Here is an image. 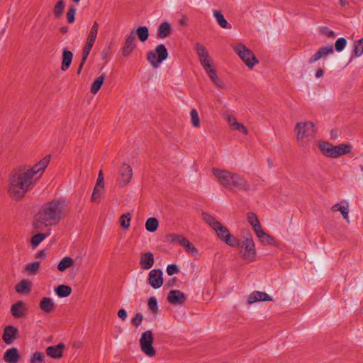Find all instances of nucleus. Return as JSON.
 Listing matches in <instances>:
<instances>
[{"mask_svg": "<svg viewBox=\"0 0 363 363\" xmlns=\"http://www.w3.org/2000/svg\"><path fill=\"white\" fill-rule=\"evenodd\" d=\"M331 210L333 211H340L342 215L343 218L347 222L350 223L349 219V204L345 201H342L340 203L334 204L331 207Z\"/></svg>", "mask_w": 363, "mask_h": 363, "instance_id": "21", "label": "nucleus"}, {"mask_svg": "<svg viewBox=\"0 0 363 363\" xmlns=\"http://www.w3.org/2000/svg\"><path fill=\"white\" fill-rule=\"evenodd\" d=\"M255 233L256 234L257 237L259 238L261 242L264 244H273L274 243V238L266 233L262 228L261 226L259 228H257L255 230H254Z\"/></svg>", "mask_w": 363, "mask_h": 363, "instance_id": "29", "label": "nucleus"}, {"mask_svg": "<svg viewBox=\"0 0 363 363\" xmlns=\"http://www.w3.org/2000/svg\"><path fill=\"white\" fill-rule=\"evenodd\" d=\"M60 31L63 33H67V27H62L60 28Z\"/></svg>", "mask_w": 363, "mask_h": 363, "instance_id": "62", "label": "nucleus"}, {"mask_svg": "<svg viewBox=\"0 0 363 363\" xmlns=\"http://www.w3.org/2000/svg\"><path fill=\"white\" fill-rule=\"evenodd\" d=\"M67 213V203L64 199H53L45 203L35 216L33 226L36 230L55 225Z\"/></svg>", "mask_w": 363, "mask_h": 363, "instance_id": "2", "label": "nucleus"}, {"mask_svg": "<svg viewBox=\"0 0 363 363\" xmlns=\"http://www.w3.org/2000/svg\"><path fill=\"white\" fill-rule=\"evenodd\" d=\"M64 348L65 345L62 343H60L56 346H50L46 349V354L49 357L58 359L62 356V351Z\"/></svg>", "mask_w": 363, "mask_h": 363, "instance_id": "25", "label": "nucleus"}, {"mask_svg": "<svg viewBox=\"0 0 363 363\" xmlns=\"http://www.w3.org/2000/svg\"><path fill=\"white\" fill-rule=\"evenodd\" d=\"M238 247L240 248L242 257L245 261L247 262H252L255 260L257 252L254 240L250 235L240 242V247Z\"/></svg>", "mask_w": 363, "mask_h": 363, "instance_id": "7", "label": "nucleus"}, {"mask_svg": "<svg viewBox=\"0 0 363 363\" xmlns=\"http://www.w3.org/2000/svg\"><path fill=\"white\" fill-rule=\"evenodd\" d=\"M340 4L341 6H345L347 4V0H340Z\"/></svg>", "mask_w": 363, "mask_h": 363, "instance_id": "61", "label": "nucleus"}, {"mask_svg": "<svg viewBox=\"0 0 363 363\" xmlns=\"http://www.w3.org/2000/svg\"><path fill=\"white\" fill-rule=\"evenodd\" d=\"M37 257L44 258L45 257V252L43 250H41L37 254Z\"/></svg>", "mask_w": 363, "mask_h": 363, "instance_id": "59", "label": "nucleus"}, {"mask_svg": "<svg viewBox=\"0 0 363 363\" xmlns=\"http://www.w3.org/2000/svg\"><path fill=\"white\" fill-rule=\"evenodd\" d=\"M247 219L248 223L252 225L253 230L261 226L257 216L254 213H249L247 214Z\"/></svg>", "mask_w": 363, "mask_h": 363, "instance_id": "40", "label": "nucleus"}, {"mask_svg": "<svg viewBox=\"0 0 363 363\" xmlns=\"http://www.w3.org/2000/svg\"><path fill=\"white\" fill-rule=\"evenodd\" d=\"M179 269L177 265L175 264H169L167 267V273L169 276H172L177 273H178Z\"/></svg>", "mask_w": 363, "mask_h": 363, "instance_id": "52", "label": "nucleus"}, {"mask_svg": "<svg viewBox=\"0 0 363 363\" xmlns=\"http://www.w3.org/2000/svg\"><path fill=\"white\" fill-rule=\"evenodd\" d=\"M148 307L154 313H157L158 311L157 301L155 297H151L148 300Z\"/></svg>", "mask_w": 363, "mask_h": 363, "instance_id": "49", "label": "nucleus"}, {"mask_svg": "<svg viewBox=\"0 0 363 363\" xmlns=\"http://www.w3.org/2000/svg\"><path fill=\"white\" fill-rule=\"evenodd\" d=\"M136 46L135 34L133 31L129 35L126 37L125 44L122 50V54L124 57H128L130 55Z\"/></svg>", "mask_w": 363, "mask_h": 363, "instance_id": "17", "label": "nucleus"}, {"mask_svg": "<svg viewBox=\"0 0 363 363\" xmlns=\"http://www.w3.org/2000/svg\"><path fill=\"white\" fill-rule=\"evenodd\" d=\"M130 220L131 214L130 213L123 214L120 218L121 226L124 229H128L130 227Z\"/></svg>", "mask_w": 363, "mask_h": 363, "instance_id": "39", "label": "nucleus"}, {"mask_svg": "<svg viewBox=\"0 0 363 363\" xmlns=\"http://www.w3.org/2000/svg\"><path fill=\"white\" fill-rule=\"evenodd\" d=\"M11 312L15 318H21L25 315L26 313V308L25 307L23 302L19 301L12 305Z\"/></svg>", "mask_w": 363, "mask_h": 363, "instance_id": "26", "label": "nucleus"}, {"mask_svg": "<svg viewBox=\"0 0 363 363\" xmlns=\"http://www.w3.org/2000/svg\"><path fill=\"white\" fill-rule=\"evenodd\" d=\"M318 131L315 124L312 121H301L294 127V134L299 147L307 149L309 143Z\"/></svg>", "mask_w": 363, "mask_h": 363, "instance_id": "4", "label": "nucleus"}, {"mask_svg": "<svg viewBox=\"0 0 363 363\" xmlns=\"http://www.w3.org/2000/svg\"><path fill=\"white\" fill-rule=\"evenodd\" d=\"M20 358L19 352L16 347L8 349L3 356V359L6 363H18Z\"/></svg>", "mask_w": 363, "mask_h": 363, "instance_id": "20", "label": "nucleus"}, {"mask_svg": "<svg viewBox=\"0 0 363 363\" xmlns=\"http://www.w3.org/2000/svg\"><path fill=\"white\" fill-rule=\"evenodd\" d=\"M191 122L194 127H199L200 125V118L199 115H191Z\"/></svg>", "mask_w": 363, "mask_h": 363, "instance_id": "55", "label": "nucleus"}, {"mask_svg": "<svg viewBox=\"0 0 363 363\" xmlns=\"http://www.w3.org/2000/svg\"><path fill=\"white\" fill-rule=\"evenodd\" d=\"M171 25L168 22H163L158 28V35L161 38H164L171 33Z\"/></svg>", "mask_w": 363, "mask_h": 363, "instance_id": "32", "label": "nucleus"}, {"mask_svg": "<svg viewBox=\"0 0 363 363\" xmlns=\"http://www.w3.org/2000/svg\"><path fill=\"white\" fill-rule=\"evenodd\" d=\"M105 76L101 75L98 78H96L94 82L92 83V94H95L100 89L101 86L104 84Z\"/></svg>", "mask_w": 363, "mask_h": 363, "instance_id": "41", "label": "nucleus"}, {"mask_svg": "<svg viewBox=\"0 0 363 363\" xmlns=\"http://www.w3.org/2000/svg\"><path fill=\"white\" fill-rule=\"evenodd\" d=\"M105 194L104 177L102 170H100L94 188L92 191V202L100 203Z\"/></svg>", "mask_w": 363, "mask_h": 363, "instance_id": "11", "label": "nucleus"}, {"mask_svg": "<svg viewBox=\"0 0 363 363\" xmlns=\"http://www.w3.org/2000/svg\"><path fill=\"white\" fill-rule=\"evenodd\" d=\"M141 351L148 357H153L156 354V350L152 346L153 334L150 330H146L142 333L140 339Z\"/></svg>", "mask_w": 363, "mask_h": 363, "instance_id": "10", "label": "nucleus"}, {"mask_svg": "<svg viewBox=\"0 0 363 363\" xmlns=\"http://www.w3.org/2000/svg\"><path fill=\"white\" fill-rule=\"evenodd\" d=\"M18 329L12 325H7L4 329L2 339L6 345L12 344L17 338Z\"/></svg>", "mask_w": 363, "mask_h": 363, "instance_id": "16", "label": "nucleus"}, {"mask_svg": "<svg viewBox=\"0 0 363 363\" xmlns=\"http://www.w3.org/2000/svg\"><path fill=\"white\" fill-rule=\"evenodd\" d=\"M30 290V284L27 280H22L16 286V291L18 293H28Z\"/></svg>", "mask_w": 363, "mask_h": 363, "instance_id": "36", "label": "nucleus"}, {"mask_svg": "<svg viewBox=\"0 0 363 363\" xmlns=\"http://www.w3.org/2000/svg\"><path fill=\"white\" fill-rule=\"evenodd\" d=\"M186 299L185 294L179 290H171L168 294V301L173 304H184Z\"/></svg>", "mask_w": 363, "mask_h": 363, "instance_id": "18", "label": "nucleus"}, {"mask_svg": "<svg viewBox=\"0 0 363 363\" xmlns=\"http://www.w3.org/2000/svg\"><path fill=\"white\" fill-rule=\"evenodd\" d=\"M44 356L40 352H35L33 353L30 358V363H43Z\"/></svg>", "mask_w": 363, "mask_h": 363, "instance_id": "50", "label": "nucleus"}, {"mask_svg": "<svg viewBox=\"0 0 363 363\" xmlns=\"http://www.w3.org/2000/svg\"><path fill=\"white\" fill-rule=\"evenodd\" d=\"M46 235L44 233H38L31 238V244L33 247H37L42 241L46 238Z\"/></svg>", "mask_w": 363, "mask_h": 363, "instance_id": "46", "label": "nucleus"}, {"mask_svg": "<svg viewBox=\"0 0 363 363\" xmlns=\"http://www.w3.org/2000/svg\"><path fill=\"white\" fill-rule=\"evenodd\" d=\"M163 273L160 269H152L148 276V283L154 289H159L163 284Z\"/></svg>", "mask_w": 363, "mask_h": 363, "instance_id": "13", "label": "nucleus"}, {"mask_svg": "<svg viewBox=\"0 0 363 363\" xmlns=\"http://www.w3.org/2000/svg\"><path fill=\"white\" fill-rule=\"evenodd\" d=\"M118 316L119 318H121L122 320H125L127 318V313L125 311V310L124 309H120L118 311Z\"/></svg>", "mask_w": 363, "mask_h": 363, "instance_id": "56", "label": "nucleus"}, {"mask_svg": "<svg viewBox=\"0 0 363 363\" xmlns=\"http://www.w3.org/2000/svg\"><path fill=\"white\" fill-rule=\"evenodd\" d=\"M140 264L143 269H150L154 264L153 254L150 252L142 254L140 256Z\"/></svg>", "mask_w": 363, "mask_h": 363, "instance_id": "24", "label": "nucleus"}, {"mask_svg": "<svg viewBox=\"0 0 363 363\" xmlns=\"http://www.w3.org/2000/svg\"><path fill=\"white\" fill-rule=\"evenodd\" d=\"M168 57V52L163 44L158 45L154 50L147 53V60L154 68L160 67L161 63Z\"/></svg>", "mask_w": 363, "mask_h": 363, "instance_id": "9", "label": "nucleus"}, {"mask_svg": "<svg viewBox=\"0 0 363 363\" xmlns=\"http://www.w3.org/2000/svg\"><path fill=\"white\" fill-rule=\"evenodd\" d=\"M228 245L233 247H240V241L230 233L227 236L224 241Z\"/></svg>", "mask_w": 363, "mask_h": 363, "instance_id": "42", "label": "nucleus"}, {"mask_svg": "<svg viewBox=\"0 0 363 363\" xmlns=\"http://www.w3.org/2000/svg\"><path fill=\"white\" fill-rule=\"evenodd\" d=\"M76 9L74 6H72L69 9L67 13V21L71 23H73L74 21V16H75Z\"/></svg>", "mask_w": 363, "mask_h": 363, "instance_id": "51", "label": "nucleus"}, {"mask_svg": "<svg viewBox=\"0 0 363 363\" xmlns=\"http://www.w3.org/2000/svg\"><path fill=\"white\" fill-rule=\"evenodd\" d=\"M51 160L50 155H46L31 169L25 172H13L9 179L8 194L13 199H22L29 188L38 179Z\"/></svg>", "mask_w": 363, "mask_h": 363, "instance_id": "1", "label": "nucleus"}, {"mask_svg": "<svg viewBox=\"0 0 363 363\" xmlns=\"http://www.w3.org/2000/svg\"><path fill=\"white\" fill-rule=\"evenodd\" d=\"M74 264L73 259L69 257H65L62 258V259L60 262V263L57 265V269L60 272H64L67 269L71 267Z\"/></svg>", "mask_w": 363, "mask_h": 363, "instance_id": "33", "label": "nucleus"}, {"mask_svg": "<svg viewBox=\"0 0 363 363\" xmlns=\"http://www.w3.org/2000/svg\"><path fill=\"white\" fill-rule=\"evenodd\" d=\"M320 31L321 33L330 37V38H335V33L330 30L327 27H321L320 28Z\"/></svg>", "mask_w": 363, "mask_h": 363, "instance_id": "54", "label": "nucleus"}, {"mask_svg": "<svg viewBox=\"0 0 363 363\" xmlns=\"http://www.w3.org/2000/svg\"><path fill=\"white\" fill-rule=\"evenodd\" d=\"M233 49L248 68L252 69L259 63L253 52L244 44L238 43Z\"/></svg>", "mask_w": 363, "mask_h": 363, "instance_id": "6", "label": "nucleus"}, {"mask_svg": "<svg viewBox=\"0 0 363 363\" xmlns=\"http://www.w3.org/2000/svg\"><path fill=\"white\" fill-rule=\"evenodd\" d=\"M324 74V71L323 69H318L315 73V77L317 78L322 77Z\"/></svg>", "mask_w": 363, "mask_h": 363, "instance_id": "58", "label": "nucleus"}, {"mask_svg": "<svg viewBox=\"0 0 363 363\" xmlns=\"http://www.w3.org/2000/svg\"><path fill=\"white\" fill-rule=\"evenodd\" d=\"M272 298L265 292L255 291L252 292L247 297V303L252 304L257 301H269Z\"/></svg>", "mask_w": 363, "mask_h": 363, "instance_id": "19", "label": "nucleus"}, {"mask_svg": "<svg viewBox=\"0 0 363 363\" xmlns=\"http://www.w3.org/2000/svg\"><path fill=\"white\" fill-rule=\"evenodd\" d=\"M203 220L216 233L218 238L224 241L227 236L230 233L229 230L211 215L203 213Z\"/></svg>", "mask_w": 363, "mask_h": 363, "instance_id": "8", "label": "nucleus"}, {"mask_svg": "<svg viewBox=\"0 0 363 363\" xmlns=\"http://www.w3.org/2000/svg\"><path fill=\"white\" fill-rule=\"evenodd\" d=\"M39 307L45 313H50L55 310V304L50 298L44 297L40 300Z\"/></svg>", "mask_w": 363, "mask_h": 363, "instance_id": "28", "label": "nucleus"}, {"mask_svg": "<svg viewBox=\"0 0 363 363\" xmlns=\"http://www.w3.org/2000/svg\"><path fill=\"white\" fill-rule=\"evenodd\" d=\"M226 120L232 130H238L245 135L248 133L247 128L242 123L238 122L233 115H228Z\"/></svg>", "mask_w": 363, "mask_h": 363, "instance_id": "23", "label": "nucleus"}, {"mask_svg": "<svg viewBox=\"0 0 363 363\" xmlns=\"http://www.w3.org/2000/svg\"><path fill=\"white\" fill-rule=\"evenodd\" d=\"M333 52L332 45H327L320 48L308 60L310 63H313L323 57H325Z\"/></svg>", "mask_w": 363, "mask_h": 363, "instance_id": "22", "label": "nucleus"}, {"mask_svg": "<svg viewBox=\"0 0 363 363\" xmlns=\"http://www.w3.org/2000/svg\"><path fill=\"white\" fill-rule=\"evenodd\" d=\"M72 59L73 53L67 49H64L62 51V62L61 65L62 71L65 72L68 69L72 63Z\"/></svg>", "mask_w": 363, "mask_h": 363, "instance_id": "31", "label": "nucleus"}, {"mask_svg": "<svg viewBox=\"0 0 363 363\" xmlns=\"http://www.w3.org/2000/svg\"><path fill=\"white\" fill-rule=\"evenodd\" d=\"M55 293L58 296L65 298L67 297L72 292V289L67 285H60L55 289Z\"/></svg>", "mask_w": 363, "mask_h": 363, "instance_id": "34", "label": "nucleus"}, {"mask_svg": "<svg viewBox=\"0 0 363 363\" xmlns=\"http://www.w3.org/2000/svg\"><path fill=\"white\" fill-rule=\"evenodd\" d=\"M347 40L345 38H339L335 43V48L336 51L341 52L346 47Z\"/></svg>", "mask_w": 363, "mask_h": 363, "instance_id": "47", "label": "nucleus"}, {"mask_svg": "<svg viewBox=\"0 0 363 363\" xmlns=\"http://www.w3.org/2000/svg\"><path fill=\"white\" fill-rule=\"evenodd\" d=\"M90 50H91V34H89L88 35L86 42V45L83 49L82 61H81V63L77 69L78 74H80L82 67H83L84 62H86V59L88 58Z\"/></svg>", "mask_w": 363, "mask_h": 363, "instance_id": "30", "label": "nucleus"}, {"mask_svg": "<svg viewBox=\"0 0 363 363\" xmlns=\"http://www.w3.org/2000/svg\"><path fill=\"white\" fill-rule=\"evenodd\" d=\"M136 33L139 38V39L144 42L147 40L149 37V31L148 28L146 26H141L137 28Z\"/></svg>", "mask_w": 363, "mask_h": 363, "instance_id": "38", "label": "nucleus"}, {"mask_svg": "<svg viewBox=\"0 0 363 363\" xmlns=\"http://www.w3.org/2000/svg\"><path fill=\"white\" fill-rule=\"evenodd\" d=\"M354 55L359 57L363 55V38L359 40L354 45Z\"/></svg>", "mask_w": 363, "mask_h": 363, "instance_id": "48", "label": "nucleus"}, {"mask_svg": "<svg viewBox=\"0 0 363 363\" xmlns=\"http://www.w3.org/2000/svg\"><path fill=\"white\" fill-rule=\"evenodd\" d=\"M133 177V171L131 167L123 164L120 169V180L119 185L123 186L127 185L131 180Z\"/></svg>", "mask_w": 363, "mask_h": 363, "instance_id": "15", "label": "nucleus"}, {"mask_svg": "<svg viewBox=\"0 0 363 363\" xmlns=\"http://www.w3.org/2000/svg\"><path fill=\"white\" fill-rule=\"evenodd\" d=\"M183 247L185 249L186 253L189 255L196 257L199 255V250L191 244L188 240L186 241L185 244L183 245Z\"/></svg>", "mask_w": 363, "mask_h": 363, "instance_id": "37", "label": "nucleus"}, {"mask_svg": "<svg viewBox=\"0 0 363 363\" xmlns=\"http://www.w3.org/2000/svg\"><path fill=\"white\" fill-rule=\"evenodd\" d=\"M65 9V3L63 0H60L57 2L56 5L55 6L53 13L55 17L58 18L60 17L62 13H63Z\"/></svg>", "mask_w": 363, "mask_h": 363, "instance_id": "43", "label": "nucleus"}, {"mask_svg": "<svg viewBox=\"0 0 363 363\" xmlns=\"http://www.w3.org/2000/svg\"><path fill=\"white\" fill-rule=\"evenodd\" d=\"M91 33H92V42H93L94 40V39L96 38V34H97V23L96 22L94 23V26H92Z\"/></svg>", "mask_w": 363, "mask_h": 363, "instance_id": "57", "label": "nucleus"}, {"mask_svg": "<svg viewBox=\"0 0 363 363\" xmlns=\"http://www.w3.org/2000/svg\"><path fill=\"white\" fill-rule=\"evenodd\" d=\"M317 145L320 152L324 156L330 158L340 157L350 153L352 150V146L345 143L333 145L328 141L320 140Z\"/></svg>", "mask_w": 363, "mask_h": 363, "instance_id": "5", "label": "nucleus"}, {"mask_svg": "<svg viewBox=\"0 0 363 363\" xmlns=\"http://www.w3.org/2000/svg\"><path fill=\"white\" fill-rule=\"evenodd\" d=\"M143 320V316L141 313H138L132 320V323L135 326H139Z\"/></svg>", "mask_w": 363, "mask_h": 363, "instance_id": "53", "label": "nucleus"}, {"mask_svg": "<svg viewBox=\"0 0 363 363\" xmlns=\"http://www.w3.org/2000/svg\"><path fill=\"white\" fill-rule=\"evenodd\" d=\"M186 21H187L186 17L184 16L182 19H180L179 23L182 25H184V24H186Z\"/></svg>", "mask_w": 363, "mask_h": 363, "instance_id": "60", "label": "nucleus"}, {"mask_svg": "<svg viewBox=\"0 0 363 363\" xmlns=\"http://www.w3.org/2000/svg\"><path fill=\"white\" fill-rule=\"evenodd\" d=\"M169 238L172 239V242H177L181 246L185 244L187 239L181 234H171Z\"/></svg>", "mask_w": 363, "mask_h": 363, "instance_id": "45", "label": "nucleus"}, {"mask_svg": "<svg viewBox=\"0 0 363 363\" xmlns=\"http://www.w3.org/2000/svg\"><path fill=\"white\" fill-rule=\"evenodd\" d=\"M40 267V262L38 261L33 262L27 264L25 267V270L30 274H35Z\"/></svg>", "mask_w": 363, "mask_h": 363, "instance_id": "44", "label": "nucleus"}, {"mask_svg": "<svg viewBox=\"0 0 363 363\" xmlns=\"http://www.w3.org/2000/svg\"><path fill=\"white\" fill-rule=\"evenodd\" d=\"M205 72L209 77V78L212 80V82L219 88L224 89L225 87V84L222 80L219 79L217 75L216 68L214 67L213 63L208 65L205 67H203Z\"/></svg>", "mask_w": 363, "mask_h": 363, "instance_id": "14", "label": "nucleus"}, {"mask_svg": "<svg viewBox=\"0 0 363 363\" xmlns=\"http://www.w3.org/2000/svg\"><path fill=\"white\" fill-rule=\"evenodd\" d=\"M330 138H331L332 139L335 140V139H336V138H337V135H333V132H332V133H331V136H330Z\"/></svg>", "mask_w": 363, "mask_h": 363, "instance_id": "63", "label": "nucleus"}, {"mask_svg": "<svg viewBox=\"0 0 363 363\" xmlns=\"http://www.w3.org/2000/svg\"><path fill=\"white\" fill-rule=\"evenodd\" d=\"M190 113H192V114L197 113V111L196 109L193 108V109H191Z\"/></svg>", "mask_w": 363, "mask_h": 363, "instance_id": "64", "label": "nucleus"}, {"mask_svg": "<svg viewBox=\"0 0 363 363\" xmlns=\"http://www.w3.org/2000/svg\"><path fill=\"white\" fill-rule=\"evenodd\" d=\"M213 16L216 19L217 23L222 28L230 29L231 28L230 24L225 18L222 12L219 10L213 11Z\"/></svg>", "mask_w": 363, "mask_h": 363, "instance_id": "27", "label": "nucleus"}, {"mask_svg": "<svg viewBox=\"0 0 363 363\" xmlns=\"http://www.w3.org/2000/svg\"><path fill=\"white\" fill-rule=\"evenodd\" d=\"M194 50L202 67L213 63L209 53L205 46L197 43L194 45Z\"/></svg>", "mask_w": 363, "mask_h": 363, "instance_id": "12", "label": "nucleus"}, {"mask_svg": "<svg viewBox=\"0 0 363 363\" xmlns=\"http://www.w3.org/2000/svg\"><path fill=\"white\" fill-rule=\"evenodd\" d=\"M159 226V222L155 218H149L145 222V228L148 232L154 233Z\"/></svg>", "mask_w": 363, "mask_h": 363, "instance_id": "35", "label": "nucleus"}, {"mask_svg": "<svg viewBox=\"0 0 363 363\" xmlns=\"http://www.w3.org/2000/svg\"><path fill=\"white\" fill-rule=\"evenodd\" d=\"M212 172L220 184L226 189L242 191L252 189L250 184L240 174L217 168H213Z\"/></svg>", "mask_w": 363, "mask_h": 363, "instance_id": "3", "label": "nucleus"}]
</instances>
